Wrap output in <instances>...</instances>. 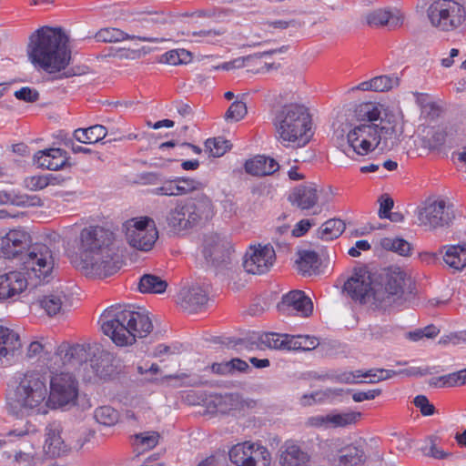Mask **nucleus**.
<instances>
[{"label":"nucleus","instance_id":"2f4dec72","mask_svg":"<svg viewBox=\"0 0 466 466\" xmlns=\"http://www.w3.org/2000/svg\"><path fill=\"white\" fill-rule=\"evenodd\" d=\"M443 260L454 271H461L466 267V244L444 246Z\"/></svg>","mask_w":466,"mask_h":466},{"label":"nucleus","instance_id":"3c124183","mask_svg":"<svg viewBox=\"0 0 466 466\" xmlns=\"http://www.w3.org/2000/svg\"><path fill=\"white\" fill-rule=\"evenodd\" d=\"M249 461L251 462L248 463V466H269L271 455L265 446L253 442L252 454L249 457Z\"/></svg>","mask_w":466,"mask_h":466},{"label":"nucleus","instance_id":"423d86ee","mask_svg":"<svg viewBox=\"0 0 466 466\" xmlns=\"http://www.w3.org/2000/svg\"><path fill=\"white\" fill-rule=\"evenodd\" d=\"M214 215V206L206 195L179 200L169 210L166 221L174 233L179 234L196 227L202 220H208Z\"/></svg>","mask_w":466,"mask_h":466},{"label":"nucleus","instance_id":"7ed1b4c3","mask_svg":"<svg viewBox=\"0 0 466 466\" xmlns=\"http://www.w3.org/2000/svg\"><path fill=\"white\" fill-rule=\"evenodd\" d=\"M101 329L117 346H127L137 338L147 337L153 329L152 321L145 311L131 306L116 305L107 308L101 316Z\"/></svg>","mask_w":466,"mask_h":466},{"label":"nucleus","instance_id":"c03bdc74","mask_svg":"<svg viewBox=\"0 0 466 466\" xmlns=\"http://www.w3.org/2000/svg\"><path fill=\"white\" fill-rule=\"evenodd\" d=\"M368 376L369 383H377L381 380H389L399 374H406L409 376L417 375L418 372L415 371V369L410 370H387V369H370L366 370Z\"/></svg>","mask_w":466,"mask_h":466},{"label":"nucleus","instance_id":"603ef678","mask_svg":"<svg viewBox=\"0 0 466 466\" xmlns=\"http://www.w3.org/2000/svg\"><path fill=\"white\" fill-rule=\"evenodd\" d=\"M367 371L360 370L354 371H342L333 376V380L339 383L345 384H359L368 382Z\"/></svg>","mask_w":466,"mask_h":466},{"label":"nucleus","instance_id":"f257e3e1","mask_svg":"<svg viewBox=\"0 0 466 466\" xmlns=\"http://www.w3.org/2000/svg\"><path fill=\"white\" fill-rule=\"evenodd\" d=\"M116 233L107 224L89 225L78 238L83 268L86 274L106 278L119 269L114 261Z\"/></svg>","mask_w":466,"mask_h":466},{"label":"nucleus","instance_id":"5fc2aeb1","mask_svg":"<svg viewBox=\"0 0 466 466\" xmlns=\"http://www.w3.org/2000/svg\"><path fill=\"white\" fill-rule=\"evenodd\" d=\"M248 109L246 103L243 101H235L233 102L225 114V118L227 121L230 122H238L244 118L247 115Z\"/></svg>","mask_w":466,"mask_h":466},{"label":"nucleus","instance_id":"c85d7f7f","mask_svg":"<svg viewBox=\"0 0 466 466\" xmlns=\"http://www.w3.org/2000/svg\"><path fill=\"white\" fill-rule=\"evenodd\" d=\"M66 295L62 290H56L39 297L33 304L44 309L50 316H56L63 309Z\"/></svg>","mask_w":466,"mask_h":466},{"label":"nucleus","instance_id":"9b49d317","mask_svg":"<svg viewBox=\"0 0 466 466\" xmlns=\"http://www.w3.org/2000/svg\"><path fill=\"white\" fill-rule=\"evenodd\" d=\"M126 238L132 248L145 252L151 250L158 239L155 220L147 216L128 220Z\"/></svg>","mask_w":466,"mask_h":466},{"label":"nucleus","instance_id":"f704fd0d","mask_svg":"<svg viewBox=\"0 0 466 466\" xmlns=\"http://www.w3.org/2000/svg\"><path fill=\"white\" fill-rule=\"evenodd\" d=\"M106 128L102 125H94L86 128H78L74 131V137L83 144H95L106 137Z\"/></svg>","mask_w":466,"mask_h":466},{"label":"nucleus","instance_id":"37998d69","mask_svg":"<svg viewBox=\"0 0 466 466\" xmlns=\"http://www.w3.org/2000/svg\"><path fill=\"white\" fill-rule=\"evenodd\" d=\"M93 416L98 424L106 427L116 425L119 420L118 411L109 405L97 407L95 409Z\"/></svg>","mask_w":466,"mask_h":466},{"label":"nucleus","instance_id":"ea45409f","mask_svg":"<svg viewBox=\"0 0 466 466\" xmlns=\"http://www.w3.org/2000/svg\"><path fill=\"white\" fill-rule=\"evenodd\" d=\"M167 283L161 278L146 274L140 278L138 289L141 293H157L161 294L166 291Z\"/></svg>","mask_w":466,"mask_h":466},{"label":"nucleus","instance_id":"bb28decb","mask_svg":"<svg viewBox=\"0 0 466 466\" xmlns=\"http://www.w3.org/2000/svg\"><path fill=\"white\" fill-rule=\"evenodd\" d=\"M244 167L246 172L252 176L264 177L275 173L279 168V165L271 157L257 156L247 160Z\"/></svg>","mask_w":466,"mask_h":466},{"label":"nucleus","instance_id":"2eb2a0df","mask_svg":"<svg viewBox=\"0 0 466 466\" xmlns=\"http://www.w3.org/2000/svg\"><path fill=\"white\" fill-rule=\"evenodd\" d=\"M31 242L30 234L24 228L9 229L0 238V257L13 259L26 249Z\"/></svg>","mask_w":466,"mask_h":466},{"label":"nucleus","instance_id":"680f3d73","mask_svg":"<svg viewBox=\"0 0 466 466\" xmlns=\"http://www.w3.org/2000/svg\"><path fill=\"white\" fill-rule=\"evenodd\" d=\"M36 456L34 451H17L15 454V461L23 466H35Z\"/></svg>","mask_w":466,"mask_h":466},{"label":"nucleus","instance_id":"09e8293b","mask_svg":"<svg viewBox=\"0 0 466 466\" xmlns=\"http://www.w3.org/2000/svg\"><path fill=\"white\" fill-rule=\"evenodd\" d=\"M319 339L316 337L309 335H290L289 350H311L319 345Z\"/></svg>","mask_w":466,"mask_h":466},{"label":"nucleus","instance_id":"c756f323","mask_svg":"<svg viewBox=\"0 0 466 466\" xmlns=\"http://www.w3.org/2000/svg\"><path fill=\"white\" fill-rule=\"evenodd\" d=\"M382 106L374 102H364L357 105L352 117L359 124H376L380 119Z\"/></svg>","mask_w":466,"mask_h":466},{"label":"nucleus","instance_id":"6e6d98bb","mask_svg":"<svg viewBox=\"0 0 466 466\" xmlns=\"http://www.w3.org/2000/svg\"><path fill=\"white\" fill-rule=\"evenodd\" d=\"M50 183L49 176L35 175L24 179L25 187L32 191H38L46 187Z\"/></svg>","mask_w":466,"mask_h":466},{"label":"nucleus","instance_id":"f3484780","mask_svg":"<svg viewBox=\"0 0 466 466\" xmlns=\"http://www.w3.org/2000/svg\"><path fill=\"white\" fill-rule=\"evenodd\" d=\"M410 278L407 272L399 266H390L384 269L380 275V294L384 296V300L390 299L393 296H400L403 293L406 281Z\"/></svg>","mask_w":466,"mask_h":466},{"label":"nucleus","instance_id":"9d476101","mask_svg":"<svg viewBox=\"0 0 466 466\" xmlns=\"http://www.w3.org/2000/svg\"><path fill=\"white\" fill-rule=\"evenodd\" d=\"M78 391V381L73 374H54L50 379V390L47 394L48 407L57 409L76 405Z\"/></svg>","mask_w":466,"mask_h":466},{"label":"nucleus","instance_id":"aec40b11","mask_svg":"<svg viewBox=\"0 0 466 466\" xmlns=\"http://www.w3.org/2000/svg\"><path fill=\"white\" fill-rule=\"evenodd\" d=\"M279 309L284 314L309 317L313 310L311 299L301 290H292L285 294Z\"/></svg>","mask_w":466,"mask_h":466},{"label":"nucleus","instance_id":"a18cd8bd","mask_svg":"<svg viewBox=\"0 0 466 466\" xmlns=\"http://www.w3.org/2000/svg\"><path fill=\"white\" fill-rule=\"evenodd\" d=\"M159 437L160 436L157 431H146L137 434L134 444L138 453H142L155 448L158 443Z\"/></svg>","mask_w":466,"mask_h":466},{"label":"nucleus","instance_id":"dca6fc26","mask_svg":"<svg viewBox=\"0 0 466 466\" xmlns=\"http://www.w3.org/2000/svg\"><path fill=\"white\" fill-rule=\"evenodd\" d=\"M234 251L231 240L216 232L206 234L203 238L202 254L207 261H225Z\"/></svg>","mask_w":466,"mask_h":466},{"label":"nucleus","instance_id":"49530a36","mask_svg":"<svg viewBox=\"0 0 466 466\" xmlns=\"http://www.w3.org/2000/svg\"><path fill=\"white\" fill-rule=\"evenodd\" d=\"M380 141L383 140V144L385 147H397L402 137V128L394 125L390 127H380Z\"/></svg>","mask_w":466,"mask_h":466},{"label":"nucleus","instance_id":"f8f14e48","mask_svg":"<svg viewBox=\"0 0 466 466\" xmlns=\"http://www.w3.org/2000/svg\"><path fill=\"white\" fill-rule=\"evenodd\" d=\"M344 290L355 301L366 303L373 298L377 301H383L384 296L374 286L370 272L366 268L355 269L352 276L345 282Z\"/></svg>","mask_w":466,"mask_h":466},{"label":"nucleus","instance_id":"774afa93","mask_svg":"<svg viewBox=\"0 0 466 466\" xmlns=\"http://www.w3.org/2000/svg\"><path fill=\"white\" fill-rule=\"evenodd\" d=\"M394 201L390 197H385L380 199V209H379V217L380 218H386L389 217L390 210L393 208Z\"/></svg>","mask_w":466,"mask_h":466},{"label":"nucleus","instance_id":"4468645a","mask_svg":"<svg viewBox=\"0 0 466 466\" xmlns=\"http://www.w3.org/2000/svg\"><path fill=\"white\" fill-rule=\"evenodd\" d=\"M276 260V253L269 244L249 245L243 257L244 270L252 275H263L268 273Z\"/></svg>","mask_w":466,"mask_h":466},{"label":"nucleus","instance_id":"bf43d9fd","mask_svg":"<svg viewBox=\"0 0 466 466\" xmlns=\"http://www.w3.org/2000/svg\"><path fill=\"white\" fill-rule=\"evenodd\" d=\"M413 403L423 416H431L435 413V407L429 401L425 395L416 396Z\"/></svg>","mask_w":466,"mask_h":466},{"label":"nucleus","instance_id":"4c0bfd02","mask_svg":"<svg viewBox=\"0 0 466 466\" xmlns=\"http://www.w3.org/2000/svg\"><path fill=\"white\" fill-rule=\"evenodd\" d=\"M365 451L361 446L349 445L339 458V466H357L364 462Z\"/></svg>","mask_w":466,"mask_h":466},{"label":"nucleus","instance_id":"5701e85b","mask_svg":"<svg viewBox=\"0 0 466 466\" xmlns=\"http://www.w3.org/2000/svg\"><path fill=\"white\" fill-rule=\"evenodd\" d=\"M310 455L293 440L286 441L279 449L281 466H308Z\"/></svg>","mask_w":466,"mask_h":466},{"label":"nucleus","instance_id":"7c9ffc66","mask_svg":"<svg viewBox=\"0 0 466 466\" xmlns=\"http://www.w3.org/2000/svg\"><path fill=\"white\" fill-rule=\"evenodd\" d=\"M21 348L19 335L13 329L0 325V359L13 356Z\"/></svg>","mask_w":466,"mask_h":466},{"label":"nucleus","instance_id":"338daca9","mask_svg":"<svg viewBox=\"0 0 466 466\" xmlns=\"http://www.w3.org/2000/svg\"><path fill=\"white\" fill-rule=\"evenodd\" d=\"M313 225L314 221L311 219L305 218L299 220L292 229V236L297 238L304 236Z\"/></svg>","mask_w":466,"mask_h":466},{"label":"nucleus","instance_id":"6ab92c4d","mask_svg":"<svg viewBox=\"0 0 466 466\" xmlns=\"http://www.w3.org/2000/svg\"><path fill=\"white\" fill-rule=\"evenodd\" d=\"M362 417L360 411L332 412L326 415H316L309 419V423L317 428L336 429L356 424Z\"/></svg>","mask_w":466,"mask_h":466},{"label":"nucleus","instance_id":"6e6552de","mask_svg":"<svg viewBox=\"0 0 466 466\" xmlns=\"http://www.w3.org/2000/svg\"><path fill=\"white\" fill-rule=\"evenodd\" d=\"M62 426L53 421L46 427L44 451L50 457H60L73 451H80L88 441L79 431H72L66 437L62 436Z\"/></svg>","mask_w":466,"mask_h":466},{"label":"nucleus","instance_id":"39448f33","mask_svg":"<svg viewBox=\"0 0 466 466\" xmlns=\"http://www.w3.org/2000/svg\"><path fill=\"white\" fill-rule=\"evenodd\" d=\"M275 138L282 146H305L311 137V116L307 107L298 103L276 106L271 113Z\"/></svg>","mask_w":466,"mask_h":466},{"label":"nucleus","instance_id":"a19ab883","mask_svg":"<svg viewBox=\"0 0 466 466\" xmlns=\"http://www.w3.org/2000/svg\"><path fill=\"white\" fill-rule=\"evenodd\" d=\"M113 361L114 357L108 352H104L95 360H92L91 366L97 377L106 379L115 372Z\"/></svg>","mask_w":466,"mask_h":466},{"label":"nucleus","instance_id":"864d4df0","mask_svg":"<svg viewBox=\"0 0 466 466\" xmlns=\"http://www.w3.org/2000/svg\"><path fill=\"white\" fill-rule=\"evenodd\" d=\"M177 187L178 196H183L194 191L201 190L205 187V185L199 180L189 177H177Z\"/></svg>","mask_w":466,"mask_h":466},{"label":"nucleus","instance_id":"c9c22d12","mask_svg":"<svg viewBox=\"0 0 466 466\" xmlns=\"http://www.w3.org/2000/svg\"><path fill=\"white\" fill-rule=\"evenodd\" d=\"M346 224L342 219L330 218L324 222L317 230V236L321 240L330 241L338 238L345 230Z\"/></svg>","mask_w":466,"mask_h":466},{"label":"nucleus","instance_id":"58836bf2","mask_svg":"<svg viewBox=\"0 0 466 466\" xmlns=\"http://www.w3.org/2000/svg\"><path fill=\"white\" fill-rule=\"evenodd\" d=\"M393 79L388 76H379L368 81H363L352 89L361 91L385 92L392 88Z\"/></svg>","mask_w":466,"mask_h":466},{"label":"nucleus","instance_id":"13d9d810","mask_svg":"<svg viewBox=\"0 0 466 466\" xmlns=\"http://www.w3.org/2000/svg\"><path fill=\"white\" fill-rule=\"evenodd\" d=\"M438 384L441 387H456L464 385L462 382L461 371L451 372L437 379Z\"/></svg>","mask_w":466,"mask_h":466},{"label":"nucleus","instance_id":"cd10ccee","mask_svg":"<svg viewBox=\"0 0 466 466\" xmlns=\"http://www.w3.org/2000/svg\"><path fill=\"white\" fill-rule=\"evenodd\" d=\"M289 200L303 210L312 208L319 200L318 190L313 186H299L294 189Z\"/></svg>","mask_w":466,"mask_h":466},{"label":"nucleus","instance_id":"4d7b16f0","mask_svg":"<svg viewBox=\"0 0 466 466\" xmlns=\"http://www.w3.org/2000/svg\"><path fill=\"white\" fill-rule=\"evenodd\" d=\"M152 193L157 196L175 197L178 196L177 187V177L174 179L166 180L160 187L152 189Z\"/></svg>","mask_w":466,"mask_h":466},{"label":"nucleus","instance_id":"72a5a7b5","mask_svg":"<svg viewBox=\"0 0 466 466\" xmlns=\"http://www.w3.org/2000/svg\"><path fill=\"white\" fill-rule=\"evenodd\" d=\"M96 37L98 41L101 42H120L123 40L130 39V40H139L143 42H155V39L151 37H146V36H136V35H129L127 33L123 32L122 30L115 27H107L100 29L96 35Z\"/></svg>","mask_w":466,"mask_h":466},{"label":"nucleus","instance_id":"a211bd4d","mask_svg":"<svg viewBox=\"0 0 466 466\" xmlns=\"http://www.w3.org/2000/svg\"><path fill=\"white\" fill-rule=\"evenodd\" d=\"M421 224L431 228L449 226L454 215L444 200H437L428 204L419 217Z\"/></svg>","mask_w":466,"mask_h":466},{"label":"nucleus","instance_id":"20e7f679","mask_svg":"<svg viewBox=\"0 0 466 466\" xmlns=\"http://www.w3.org/2000/svg\"><path fill=\"white\" fill-rule=\"evenodd\" d=\"M47 378L45 373L28 370L19 377L7 393L8 410L15 416H30L46 412Z\"/></svg>","mask_w":466,"mask_h":466},{"label":"nucleus","instance_id":"4be33fe9","mask_svg":"<svg viewBox=\"0 0 466 466\" xmlns=\"http://www.w3.org/2000/svg\"><path fill=\"white\" fill-rule=\"evenodd\" d=\"M208 301V293L200 287L183 289L177 295V304L189 313L201 311Z\"/></svg>","mask_w":466,"mask_h":466},{"label":"nucleus","instance_id":"e433bc0d","mask_svg":"<svg viewBox=\"0 0 466 466\" xmlns=\"http://www.w3.org/2000/svg\"><path fill=\"white\" fill-rule=\"evenodd\" d=\"M253 442L245 441L234 445L228 452L232 463L238 466H248L249 457L252 454Z\"/></svg>","mask_w":466,"mask_h":466},{"label":"nucleus","instance_id":"052dcab7","mask_svg":"<svg viewBox=\"0 0 466 466\" xmlns=\"http://www.w3.org/2000/svg\"><path fill=\"white\" fill-rule=\"evenodd\" d=\"M14 96L19 100L29 103L35 102L39 99V93L35 89L28 86H24L16 90Z\"/></svg>","mask_w":466,"mask_h":466},{"label":"nucleus","instance_id":"412c9836","mask_svg":"<svg viewBox=\"0 0 466 466\" xmlns=\"http://www.w3.org/2000/svg\"><path fill=\"white\" fill-rule=\"evenodd\" d=\"M366 22L371 27L400 28L404 23V15L397 8L377 9L366 15Z\"/></svg>","mask_w":466,"mask_h":466},{"label":"nucleus","instance_id":"1a4fd4ad","mask_svg":"<svg viewBox=\"0 0 466 466\" xmlns=\"http://www.w3.org/2000/svg\"><path fill=\"white\" fill-rule=\"evenodd\" d=\"M380 129L378 124L346 123L341 132H347V143L352 152L364 157L374 151L380 144Z\"/></svg>","mask_w":466,"mask_h":466},{"label":"nucleus","instance_id":"e2e57ef3","mask_svg":"<svg viewBox=\"0 0 466 466\" xmlns=\"http://www.w3.org/2000/svg\"><path fill=\"white\" fill-rule=\"evenodd\" d=\"M328 396V394L324 391H315L310 394H304L300 398V403L303 406H310L317 402H321Z\"/></svg>","mask_w":466,"mask_h":466},{"label":"nucleus","instance_id":"69168bd1","mask_svg":"<svg viewBox=\"0 0 466 466\" xmlns=\"http://www.w3.org/2000/svg\"><path fill=\"white\" fill-rule=\"evenodd\" d=\"M37 431L35 425L31 424L30 422H26L23 428H15L11 431H9L6 434L8 437H18L23 438L25 436H29Z\"/></svg>","mask_w":466,"mask_h":466},{"label":"nucleus","instance_id":"ddd939ff","mask_svg":"<svg viewBox=\"0 0 466 466\" xmlns=\"http://www.w3.org/2000/svg\"><path fill=\"white\" fill-rule=\"evenodd\" d=\"M23 268L38 279H46L54 268L52 250L45 244L31 246L22 258Z\"/></svg>","mask_w":466,"mask_h":466},{"label":"nucleus","instance_id":"79ce46f5","mask_svg":"<svg viewBox=\"0 0 466 466\" xmlns=\"http://www.w3.org/2000/svg\"><path fill=\"white\" fill-rule=\"evenodd\" d=\"M289 334L267 332L259 337L261 344L269 349L289 350Z\"/></svg>","mask_w":466,"mask_h":466},{"label":"nucleus","instance_id":"f03ea898","mask_svg":"<svg viewBox=\"0 0 466 466\" xmlns=\"http://www.w3.org/2000/svg\"><path fill=\"white\" fill-rule=\"evenodd\" d=\"M27 52L32 64L48 74L66 69L71 59L68 37L61 28L37 29L30 36Z\"/></svg>","mask_w":466,"mask_h":466},{"label":"nucleus","instance_id":"473e14b6","mask_svg":"<svg viewBox=\"0 0 466 466\" xmlns=\"http://www.w3.org/2000/svg\"><path fill=\"white\" fill-rule=\"evenodd\" d=\"M296 266L302 275L317 274L320 266L319 255L312 250H300L298 252Z\"/></svg>","mask_w":466,"mask_h":466},{"label":"nucleus","instance_id":"de8ad7c7","mask_svg":"<svg viewBox=\"0 0 466 466\" xmlns=\"http://www.w3.org/2000/svg\"><path fill=\"white\" fill-rule=\"evenodd\" d=\"M381 245L388 250L394 251L400 256L408 257L411 255V245L400 238H385L381 240Z\"/></svg>","mask_w":466,"mask_h":466},{"label":"nucleus","instance_id":"a878e982","mask_svg":"<svg viewBox=\"0 0 466 466\" xmlns=\"http://www.w3.org/2000/svg\"><path fill=\"white\" fill-rule=\"evenodd\" d=\"M34 160L41 168L59 170L67 161L66 153L61 148H47L36 152Z\"/></svg>","mask_w":466,"mask_h":466},{"label":"nucleus","instance_id":"393cba45","mask_svg":"<svg viewBox=\"0 0 466 466\" xmlns=\"http://www.w3.org/2000/svg\"><path fill=\"white\" fill-rule=\"evenodd\" d=\"M27 287V279L20 271H9L0 275V300L20 294Z\"/></svg>","mask_w":466,"mask_h":466},{"label":"nucleus","instance_id":"8fccbe9b","mask_svg":"<svg viewBox=\"0 0 466 466\" xmlns=\"http://www.w3.org/2000/svg\"><path fill=\"white\" fill-rule=\"evenodd\" d=\"M231 147V144L228 140L223 137H213L208 138L205 142L206 151L209 156L214 157H219L223 156Z\"/></svg>","mask_w":466,"mask_h":466},{"label":"nucleus","instance_id":"0e129e2a","mask_svg":"<svg viewBox=\"0 0 466 466\" xmlns=\"http://www.w3.org/2000/svg\"><path fill=\"white\" fill-rule=\"evenodd\" d=\"M382 390L380 389H372L369 390L367 391H357L353 393L352 400L355 402H361L364 400H374L376 397L380 396L381 394Z\"/></svg>","mask_w":466,"mask_h":466},{"label":"nucleus","instance_id":"0eeeda50","mask_svg":"<svg viewBox=\"0 0 466 466\" xmlns=\"http://www.w3.org/2000/svg\"><path fill=\"white\" fill-rule=\"evenodd\" d=\"M430 25L441 31L452 32L466 21V8L456 0H433L427 7Z\"/></svg>","mask_w":466,"mask_h":466},{"label":"nucleus","instance_id":"b1692460","mask_svg":"<svg viewBox=\"0 0 466 466\" xmlns=\"http://www.w3.org/2000/svg\"><path fill=\"white\" fill-rule=\"evenodd\" d=\"M85 357L86 350L83 346L62 343L57 347L52 358L54 365H51L50 368L58 369L66 365H74L81 362Z\"/></svg>","mask_w":466,"mask_h":466}]
</instances>
